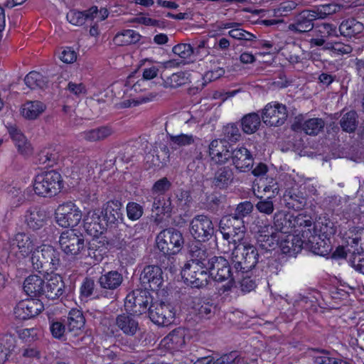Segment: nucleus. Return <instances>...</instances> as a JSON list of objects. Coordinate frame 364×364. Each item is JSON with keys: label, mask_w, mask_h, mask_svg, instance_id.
Listing matches in <instances>:
<instances>
[{"label": "nucleus", "mask_w": 364, "mask_h": 364, "mask_svg": "<svg viewBox=\"0 0 364 364\" xmlns=\"http://www.w3.org/2000/svg\"><path fill=\"white\" fill-rule=\"evenodd\" d=\"M32 267L39 273H53L62 265L60 252L53 246L43 245L36 249L30 258Z\"/></svg>", "instance_id": "nucleus-1"}, {"label": "nucleus", "mask_w": 364, "mask_h": 364, "mask_svg": "<svg viewBox=\"0 0 364 364\" xmlns=\"http://www.w3.org/2000/svg\"><path fill=\"white\" fill-rule=\"evenodd\" d=\"M259 253L257 248L242 241L235 245L232 252V264L235 269V273L248 274L257 264Z\"/></svg>", "instance_id": "nucleus-2"}, {"label": "nucleus", "mask_w": 364, "mask_h": 364, "mask_svg": "<svg viewBox=\"0 0 364 364\" xmlns=\"http://www.w3.org/2000/svg\"><path fill=\"white\" fill-rule=\"evenodd\" d=\"M208 269L210 278L215 282H227L225 284L218 289V292L220 294L230 291L235 286V279H239V276L232 272L228 260L222 256H212V260Z\"/></svg>", "instance_id": "nucleus-3"}, {"label": "nucleus", "mask_w": 364, "mask_h": 364, "mask_svg": "<svg viewBox=\"0 0 364 364\" xmlns=\"http://www.w3.org/2000/svg\"><path fill=\"white\" fill-rule=\"evenodd\" d=\"M156 246L164 255H175L183 249L185 239L183 233L173 228L161 230L156 237Z\"/></svg>", "instance_id": "nucleus-4"}, {"label": "nucleus", "mask_w": 364, "mask_h": 364, "mask_svg": "<svg viewBox=\"0 0 364 364\" xmlns=\"http://www.w3.org/2000/svg\"><path fill=\"white\" fill-rule=\"evenodd\" d=\"M59 244L66 255L76 259L82 258L86 250L83 235L74 229L63 232L59 237Z\"/></svg>", "instance_id": "nucleus-5"}, {"label": "nucleus", "mask_w": 364, "mask_h": 364, "mask_svg": "<svg viewBox=\"0 0 364 364\" xmlns=\"http://www.w3.org/2000/svg\"><path fill=\"white\" fill-rule=\"evenodd\" d=\"M62 187V177L55 171L38 174L34 180L33 190L38 196L51 197L55 196Z\"/></svg>", "instance_id": "nucleus-6"}, {"label": "nucleus", "mask_w": 364, "mask_h": 364, "mask_svg": "<svg viewBox=\"0 0 364 364\" xmlns=\"http://www.w3.org/2000/svg\"><path fill=\"white\" fill-rule=\"evenodd\" d=\"M219 230L223 235V238L234 245L243 240L246 232L245 221L237 219L230 214L221 218L219 222Z\"/></svg>", "instance_id": "nucleus-7"}, {"label": "nucleus", "mask_w": 364, "mask_h": 364, "mask_svg": "<svg viewBox=\"0 0 364 364\" xmlns=\"http://www.w3.org/2000/svg\"><path fill=\"white\" fill-rule=\"evenodd\" d=\"M189 232L198 242L209 241L215 234L211 217L204 214L195 215L190 222Z\"/></svg>", "instance_id": "nucleus-8"}, {"label": "nucleus", "mask_w": 364, "mask_h": 364, "mask_svg": "<svg viewBox=\"0 0 364 364\" xmlns=\"http://www.w3.org/2000/svg\"><path fill=\"white\" fill-rule=\"evenodd\" d=\"M151 303L152 296L146 289H136L127 295L124 306L127 311L139 316L149 311Z\"/></svg>", "instance_id": "nucleus-9"}, {"label": "nucleus", "mask_w": 364, "mask_h": 364, "mask_svg": "<svg viewBox=\"0 0 364 364\" xmlns=\"http://www.w3.org/2000/svg\"><path fill=\"white\" fill-rule=\"evenodd\" d=\"M202 145H196L194 148L180 149L179 157L183 160H188L193 158V161L188 165V171L196 175L195 178L202 180L204 178V173L206 169L205 164L203 161V154L201 151Z\"/></svg>", "instance_id": "nucleus-10"}, {"label": "nucleus", "mask_w": 364, "mask_h": 364, "mask_svg": "<svg viewBox=\"0 0 364 364\" xmlns=\"http://www.w3.org/2000/svg\"><path fill=\"white\" fill-rule=\"evenodd\" d=\"M55 215L56 223L63 228L75 227L82 219L80 210L73 202H67L58 205Z\"/></svg>", "instance_id": "nucleus-11"}, {"label": "nucleus", "mask_w": 364, "mask_h": 364, "mask_svg": "<svg viewBox=\"0 0 364 364\" xmlns=\"http://www.w3.org/2000/svg\"><path fill=\"white\" fill-rule=\"evenodd\" d=\"M182 277L192 287L202 288L208 284L210 277L208 269L194 263H186L181 272Z\"/></svg>", "instance_id": "nucleus-12"}, {"label": "nucleus", "mask_w": 364, "mask_h": 364, "mask_svg": "<svg viewBox=\"0 0 364 364\" xmlns=\"http://www.w3.org/2000/svg\"><path fill=\"white\" fill-rule=\"evenodd\" d=\"M288 117L285 105L274 102L268 103L262 110V122L269 127H279L284 124Z\"/></svg>", "instance_id": "nucleus-13"}, {"label": "nucleus", "mask_w": 364, "mask_h": 364, "mask_svg": "<svg viewBox=\"0 0 364 364\" xmlns=\"http://www.w3.org/2000/svg\"><path fill=\"white\" fill-rule=\"evenodd\" d=\"M149 316L152 322L159 326H168L174 318L173 308L170 304L155 301L149 306Z\"/></svg>", "instance_id": "nucleus-14"}, {"label": "nucleus", "mask_w": 364, "mask_h": 364, "mask_svg": "<svg viewBox=\"0 0 364 364\" xmlns=\"http://www.w3.org/2000/svg\"><path fill=\"white\" fill-rule=\"evenodd\" d=\"M294 232H299L301 233V237H299L301 238L303 245H309L313 253L321 256L327 255L328 249L326 248L324 245H322V243H324V241L320 237L314 223L310 228L301 229V230H295Z\"/></svg>", "instance_id": "nucleus-15"}, {"label": "nucleus", "mask_w": 364, "mask_h": 364, "mask_svg": "<svg viewBox=\"0 0 364 364\" xmlns=\"http://www.w3.org/2000/svg\"><path fill=\"white\" fill-rule=\"evenodd\" d=\"M139 279L145 289L158 290L164 282L162 269L157 265H147L141 272Z\"/></svg>", "instance_id": "nucleus-16"}, {"label": "nucleus", "mask_w": 364, "mask_h": 364, "mask_svg": "<svg viewBox=\"0 0 364 364\" xmlns=\"http://www.w3.org/2000/svg\"><path fill=\"white\" fill-rule=\"evenodd\" d=\"M43 309V304L40 299L22 300L16 306L14 315L20 320H26L38 315Z\"/></svg>", "instance_id": "nucleus-17"}, {"label": "nucleus", "mask_w": 364, "mask_h": 364, "mask_svg": "<svg viewBox=\"0 0 364 364\" xmlns=\"http://www.w3.org/2000/svg\"><path fill=\"white\" fill-rule=\"evenodd\" d=\"M325 122L321 118H311L304 120L296 117L291 126V129L296 132H304L306 134L316 136L324 128Z\"/></svg>", "instance_id": "nucleus-18"}, {"label": "nucleus", "mask_w": 364, "mask_h": 364, "mask_svg": "<svg viewBox=\"0 0 364 364\" xmlns=\"http://www.w3.org/2000/svg\"><path fill=\"white\" fill-rule=\"evenodd\" d=\"M114 325L118 331L127 337H134L140 331L139 321L135 317V314L132 312L117 315L114 320Z\"/></svg>", "instance_id": "nucleus-19"}, {"label": "nucleus", "mask_w": 364, "mask_h": 364, "mask_svg": "<svg viewBox=\"0 0 364 364\" xmlns=\"http://www.w3.org/2000/svg\"><path fill=\"white\" fill-rule=\"evenodd\" d=\"M83 222L86 232L94 237L102 234L107 228L99 210L89 211Z\"/></svg>", "instance_id": "nucleus-20"}, {"label": "nucleus", "mask_w": 364, "mask_h": 364, "mask_svg": "<svg viewBox=\"0 0 364 364\" xmlns=\"http://www.w3.org/2000/svg\"><path fill=\"white\" fill-rule=\"evenodd\" d=\"M121 208L120 201L110 200L107 203L105 208L100 211L107 228H114L119 223L122 224L123 218Z\"/></svg>", "instance_id": "nucleus-21"}, {"label": "nucleus", "mask_w": 364, "mask_h": 364, "mask_svg": "<svg viewBox=\"0 0 364 364\" xmlns=\"http://www.w3.org/2000/svg\"><path fill=\"white\" fill-rule=\"evenodd\" d=\"M229 148L228 142L225 140H213L209 145L211 160L215 164H225L231 157L232 151Z\"/></svg>", "instance_id": "nucleus-22"}, {"label": "nucleus", "mask_w": 364, "mask_h": 364, "mask_svg": "<svg viewBox=\"0 0 364 364\" xmlns=\"http://www.w3.org/2000/svg\"><path fill=\"white\" fill-rule=\"evenodd\" d=\"M230 159L236 169L240 172H245L252 168L254 163L252 155L243 146L232 150Z\"/></svg>", "instance_id": "nucleus-23"}, {"label": "nucleus", "mask_w": 364, "mask_h": 364, "mask_svg": "<svg viewBox=\"0 0 364 364\" xmlns=\"http://www.w3.org/2000/svg\"><path fill=\"white\" fill-rule=\"evenodd\" d=\"M314 22L309 10H304L294 17L293 22L288 26V28L296 33H307L314 28Z\"/></svg>", "instance_id": "nucleus-24"}, {"label": "nucleus", "mask_w": 364, "mask_h": 364, "mask_svg": "<svg viewBox=\"0 0 364 364\" xmlns=\"http://www.w3.org/2000/svg\"><path fill=\"white\" fill-rule=\"evenodd\" d=\"M25 223L28 228L38 230L43 228L48 218L47 212L38 206L28 209L25 213Z\"/></svg>", "instance_id": "nucleus-25"}, {"label": "nucleus", "mask_w": 364, "mask_h": 364, "mask_svg": "<svg viewBox=\"0 0 364 364\" xmlns=\"http://www.w3.org/2000/svg\"><path fill=\"white\" fill-rule=\"evenodd\" d=\"M234 181V172L231 167L228 166L218 168L211 178L212 186L225 189L230 186Z\"/></svg>", "instance_id": "nucleus-26"}, {"label": "nucleus", "mask_w": 364, "mask_h": 364, "mask_svg": "<svg viewBox=\"0 0 364 364\" xmlns=\"http://www.w3.org/2000/svg\"><path fill=\"white\" fill-rule=\"evenodd\" d=\"M124 281L123 275L117 270H111L102 273L97 279L101 289L105 291H113L117 289Z\"/></svg>", "instance_id": "nucleus-27"}, {"label": "nucleus", "mask_w": 364, "mask_h": 364, "mask_svg": "<svg viewBox=\"0 0 364 364\" xmlns=\"http://www.w3.org/2000/svg\"><path fill=\"white\" fill-rule=\"evenodd\" d=\"M287 234V235H280L279 245L284 254L289 256H296L301 252L303 242L299 235H294L291 233Z\"/></svg>", "instance_id": "nucleus-28"}, {"label": "nucleus", "mask_w": 364, "mask_h": 364, "mask_svg": "<svg viewBox=\"0 0 364 364\" xmlns=\"http://www.w3.org/2000/svg\"><path fill=\"white\" fill-rule=\"evenodd\" d=\"M65 292V284L62 277L58 274L51 276L45 282L44 294L48 299H55L61 296Z\"/></svg>", "instance_id": "nucleus-29"}, {"label": "nucleus", "mask_w": 364, "mask_h": 364, "mask_svg": "<svg viewBox=\"0 0 364 364\" xmlns=\"http://www.w3.org/2000/svg\"><path fill=\"white\" fill-rule=\"evenodd\" d=\"M97 14L98 9L96 6H93L83 11L71 10L67 14L66 18L73 25L82 26L87 21H93Z\"/></svg>", "instance_id": "nucleus-30"}, {"label": "nucleus", "mask_w": 364, "mask_h": 364, "mask_svg": "<svg viewBox=\"0 0 364 364\" xmlns=\"http://www.w3.org/2000/svg\"><path fill=\"white\" fill-rule=\"evenodd\" d=\"M284 200L289 208L296 210L303 209L307 203L306 193L296 188L287 191L284 195Z\"/></svg>", "instance_id": "nucleus-31"}, {"label": "nucleus", "mask_w": 364, "mask_h": 364, "mask_svg": "<svg viewBox=\"0 0 364 364\" xmlns=\"http://www.w3.org/2000/svg\"><path fill=\"white\" fill-rule=\"evenodd\" d=\"M45 281L38 275L32 274L26 278L23 282L25 292L32 297L43 296Z\"/></svg>", "instance_id": "nucleus-32"}, {"label": "nucleus", "mask_w": 364, "mask_h": 364, "mask_svg": "<svg viewBox=\"0 0 364 364\" xmlns=\"http://www.w3.org/2000/svg\"><path fill=\"white\" fill-rule=\"evenodd\" d=\"M85 318L82 312L77 309H72L67 318L68 331L73 333L74 336L78 335L84 328Z\"/></svg>", "instance_id": "nucleus-33"}, {"label": "nucleus", "mask_w": 364, "mask_h": 364, "mask_svg": "<svg viewBox=\"0 0 364 364\" xmlns=\"http://www.w3.org/2000/svg\"><path fill=\"white\" fill-rule=\"evenodd\" d=\"M35 237L26 232H18L15 235L14 241L23 256H27L36 250Z\"/></svg>", "instance_id": "nucleus-34"}, {"label": "nucleus", "mask_w": 364, "mask_h": 364, "mask_svg": "<svg viewBox=\"0 0 364 364\" xmlns=\"http://www.w3.org/2000/svg\"><path fill=\"white\" fill-rule=\"evenodd\" d=\"M172 51L175 55H178L181 60L173 59L167 61L166 63L167 66L170 67L185 65V60L190 58L194 53L193 48L188 43L178 44L173 46Z\"/></svg>", "instance_id": "nucleus-35"}, {"label": "nucleus", "mask_w": 364, "mask_h": 364, "mask_svg": "<svg viewBox=\"0 0 364 364\" xmlns=\"http://www.w3.org/2000/svg\"><path fill=\"white\" fill-rule=\"evenodd\" d=\"M274 228L283 234L293 232L292 215L284 211H279L274 216Z\"/></svg>", "instance_id": "nucleus-36"}, {"label": "nucleus", "mask_w": 364, "mask_h": 364, "mask_svg": "<svg viewBox=\"0 0 364 364\" xmlns=\"http://www.w3.org/2000/svg\"><path fill=\"white\" fill-rule=\"evenodd\" d=\"M190 254L191 255V260L189 263H194L196 265L208 268L212 256L209 257L207 249L203 246L195 245L191 247Z\"/></svg>", "instance_id": "nucleus-37"}, {"label": "nucleus", "mask_w": 364, "mask_h": 364, "mask_svg": "<svg viewBox=\"0 0 364 364\" xmlns=\"http://www.w3.org/2000/svg\"><path fill=\"white\" fill-rule=\"evenodd\" d=\"M194 312L202 318L210 319L216 311V306L208 300L196 298L193 306Z\"/></svg>", "instance_id": "nucleus-38"}, {"label": "nucleus", "mask_w": 364, "mask_h": 364, "mask_svg": "<svg viewBox=\"0 0 364 364\" xmlns=\"http://www.w3.org/2000/svg\"><path fill=\"white\" fill-rule=\"evenodd\" d=\"M10 136L14 141L18 151L23 155L28 156L32 153L31 144L28 141L25 136L20 130L16 128H11L9 130Z\"/></svg>", "instance_id": "nucleus-39"}, {"label": "nucleus", "mask_w": 364, "mask_h": 364, "mask_svg": "<svg viewBox=\"0 0 364 364\" xmlns=\"http://www.w3.org/2000/svg\"><path fill=\"white\" fill-rule=\"evenodd\" d=\"M346 242L350 245L355 255H360L364 251V229L350 230L346 234Z\"/></svg>", "instance_id": "nucleus-40"}, {"label": "nucleus", "mask_w": 364, "mask_h": 364, "mask_svg": "<svg viewBox=\"0 0 364 364\" xmlns=\"http://www.w3.org/2000/svg\"><path fill=\"white\" fill-rule=\"evenodd\" d=\"M114 130L108 126H102L85 131L82 133V137L90 142L102 141L113 134Z\"/></svg>", "instance_id": "nucleus-41"}, {"label": "nucleus", "mask_w": 364, "mask_h": 364, "mask_svg": "<svg viewBox=\"0 0 364 364\" xmlns=\"http://www.w3.org/2000/svg\"><path fill=\"white\" fill-rule=\"evenodd\" d=\"M151 210L156 212V215H168L172 213L174 205H172L171 197L166 198L163 196H153Z\"/></svg>", "instance_id": "nucleus-42"}, {"label": "nucleus", "mask_w": 364, "mask_h": 364, "mask_svg": "<svg viewBox=\"0 0 364 364\" xmlns=\"http://www.w3.org/2000/svg\"><path fill=\"white\" fill-rule=\"evenodd\" d=\"M262 118L256 112L245 114L241 119V127L244 133L252 134L256 132L260 126Z\"/></svg>", "instance_id": "nucleus-43"}, {"label": "nucleus", "mask_w": 364, "mask_h": 364, "mask_svg": "<svg viewBox=\"0 0 364 364\" xmlns=\"http://www.w3.org/2000/svg\"><path fill=\"white\" fill-rule=\"evenodd\" d=\"M363 24L355 18H348L342 21L339 26L341 35L346 37H352L363 30Z\"/></svg>", "instance_id": "nucleus-44"}, {"label": "nucleus", "mask_w": 364, "mask_h": 364, "mask_svg": "<svg viewBox=\"0 0 364 364\" xmlns=\"http://www.w3.org/2000/svg\"><path fill=\"white\" fill-rule=\"evenodd\" d=\"M166 344L173 350H179L185 345V331L176 328L170 332L164 338Z\"/></svg>", "instance_id": "nucleus-45"}, {"label": "nucleus", "mask_w": 364, "mask_h": 364, "mask_svg": "<svg viewBox=\"0 0 364 364\" xmlns=\"http://www.w3.org/2000/svg\"><path fill=\"white\" fill-rule=\"evenodd\" d=\"M46 107L40 101H28L21 108L22 115L28 119H36L45 109Z\"/></svg>", "instance_id": "nucleus-46"}, {"label": "nucleus", "mask_w": 364, "mask_h": 364, "mask_svg": "<svg viewBox=\"0 0 364 364\" xmlns=\"http://www.w3.org/2000/svg\"><path fill=\"white\" fill-rule=\"evenodd\" d=\"M15 338L10 334L0 336V363L6 362L16 345Z\"/></svg>", "instance_id": "nucleus-47"}, {"label": "nucleus", "mask_w": 364, "mask_h": 364, "mask_svg": "<svg viewBox=\"0 0 364 364\" xmlns=\"http://www.w3.org/2000/svg\"><path fill=\"white\" fill-rule=\"evenodd\" d=\"M358 115L354 110L345 113L340 119L339 124L343 131L353 133L358 125Z\"/></svg>", "instance_id": "nucleus-48"}, {"label": "nucleus", "mask_w": 364, "mask_h": 364, "mask_svg": "<svg viewBox=\"0 0 364 364\" xmlns=\"http://www.w3.org/2000/svg\"><path fill=\"white\" fill-rule=\"evenodd\" d=\"M141 36L134 30H124L116 34L114 37V43L119 46L136 43L139 41Z\"/></svg>", "instance_id": "nucleus-49"}, {"label": "nucleus", "mask_w": 364, "mask_h": 364, "mask_svg": "<svg viewBox=\"0 0 364 364\" xmlns=\"http://www.w3.org/2000/svg\"><path fill=\"white\" fill-rule=\"evenodd\" d=\"M280 235L272 232L270 235L260 233L257 237L258 245L262 250L269 251L274 250L279 243Z\"/></svg>", "instance_id": "nucleus-50"}, {"label": "nucleus", "mask_w": 364, "mask_h": 364, "mask_svg": "<svg viewBox=\"0 0 364 364\" xmlns=\"http://www.w3.org/2000/svg\"><path fill=\"white\" fill-rule=\"evenodd\" d=\"M314 224L321 237L324 236L326 238L336 232L334 223L326 217H319Z\"/></svg>", "instance_id": "nucleus-51"}, {"label": "nucleus", "mask_w": 364, "mask_h": 364, "mask_svg": "<svg viewBox=\"0 0 364 364\" xmlns=\"http://www.w3.org/2000/svg\"><path fill=\"white\" fill-rule=\"evenodd\" d=\"M25 84L31 90L43 88L46 86L47 80L38 72L31 71L24 78Z\"/></svg>", "instance_id": "nucleus-52"}, {"label": "nucleus", "mask_w": 364, "mask_h": 364, "mask_svg": "<svg viewBox=\"0 0 364 364\" xmlns=\"http://www.w3.org/2000/svg\"><path fill=\"white\" fill-rule=\"evenodd\" d=\"M170 141L171 142V149H176V146L181 147V149H184V146H190L191 144L198 145L195 143L196 137L192 134H181L178 135H170Z\"/></svg>", "instance_id": "nucleus-53"}, {"label": "nucleus", "mask_w": 364, "mask_h": 364, "mask_svg": "<svg viewBox=\"0 0 364 364\" xmlns=\"http://www.w3.org/2000/svg\"><path fill=\"white\" fill-rule=\"evenodd\" d=\"M153 164L155 166H163L169 161L170 151L169 148L165 144H160L159 148L154 150Z\"/></svg>", "instance_id": "nucleus-54"}, {"label": "nucleus", "mask_w": 364, "mask_h": 364, "mask_svg": "<svg viewBox=\"0 0 364 364\" xmlns=\"http://www.w3.org/2000/svg\"><path fill=\"white\" fill-rule=\"evenodd\" d=\"M172 183L166 178L163 177L158 181H156L151 189V193L153 196H163L171 188Z\"/></svg>", "instance_id": "nucleus-55"}, {"label": "nucleus", "mask_w": 364, "mask_h": 364, "mask_svg": "<svg viewBox=\"0 0 364 364\" xmlns=\"http://www.w3.org/2000/svg\"><path fill=\"white\" fill-rule=\"evenodd\" d=\"M163 84L165 87L176 88L186 82L185 74L182 72L173 73L166 77H162Z\"/></svg>", "instance_id": "nucleus-56"}, {"label": "nucleus", "mask_w": 364, "mask_h": 364, "mask_svg": "<svg viewBox=\"0 0 364 364\" xmlns=\"http://www.w3.org/2000/svg\"><path fill=\"white\" fill-rule=\"evenodd\" d=\"M39 162L42 164H46V166H52L57 164L59 159V154L54 150L44 149L41 151L38 155Z\"/></svg>", "instance_id": "nucleus-57"}, {"label": "nucleus", "mask_w": 364, "mask_h": 364, "mask_svg": "<svg viewBox=\"0 0 364 364\" xmlns=\"http://www.w3.org/2000/svg\"><path fill=\"white\" fill-rule=\"evenodd\" d=\"M253 210V205L250 201L245 200L240 203L233 213H230L233 217L244 220V218L249 215Z\"/></svg>", "instance_id": "nucleus-58"}, {"label": "nucleus", "mask_w": 364, "mask_h": 364, "mask_svg": "<svg viewBox=\"0 0 364 364\" xmlns=\"http://www.w3.org/2000/svg\"><path fill=\"white\" fill-rule=\"evenodd\" d=\"M175 204L181 210H185L189 207L192 198L190 192L186 190L180 189L176 193Z\"/></svg>", "instance_id": "nucleus-59"}, {"label": "nucleus", "mask_w": 364, "mask_h": 364, "mask_svg": "<svg viewBox=\"0 0 364 364\" xmlns=\"http://www.w3.org/2000/svg\"><path fill=\"white\" fill-rule=\"evenodd\" d=\"M215 364H244V360L237 351H232L216 359Z\"/></svg>", "instance_id": "nucleus-60"}, {"label": "nucleus", "mask_w": 364, "mask_h": 364, "mask_svg": "<svg viewBox=\"0 0 364 364\" xmlns=\"http://www.w3.org/2000/svg\"><path fill=\"white\" fill-rule=\"evenodd\" d=\"M223 134L224 139L223 140H225L228 142H236L241 136L240 129L235 124H229L224 127Z\"/></svg>", "instance_id": "nucleus-61"}, {"label": "nucleus", "mask_w": 364, "mask_h": 364, "mask_svg": "<svg viewBox=\"0 0 364 364\" xmlns=\"http://www.w3.org/2000/svg\"><path fill=\"white\" fill-rule=\"evenodd\" d=\"M309 351L320 353L322 355L314 356V362L317 364H334L336 363V358H331L330 351L323 348H309Z\"/></svg>", "instance_id": "nucleus-62"}, {"label": "nucleus", "mask_w": 364, "mask_h": 364, "mask_svg": "<svg viewBox=\"0 0 364 364\" xmlns=\"http://www.w3.org/2000/svg\"><path fill=\"white\" fill-rule=\"evenodd\" d=\"M9 195L10 197V203L12 207L18 208L26 200V192L22 191L20 188H12L9 192Z\"/></svg>", "instance_id": "nucleus-63"}, {"label": "nucleus", "mask_w": 364, "mask_h": 364, "mask_svg": "<svg viewBox=\"0 0 364 364\" xmlns=\"http://www.w3.org/2000/svg\"><path fill=\"white\" fill-rule=\"evenodd\" d=\"M68 330L63 322L60 320H50V331L55 338L61 339Z\"/></svg>", "instance_id": "nucleus-64"}]
</instances>
